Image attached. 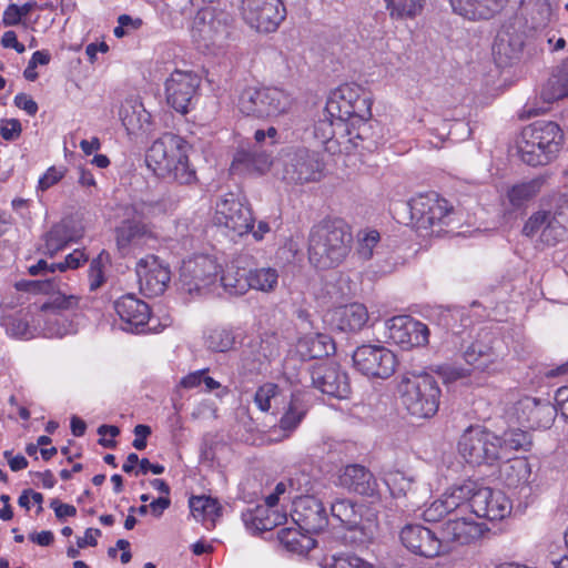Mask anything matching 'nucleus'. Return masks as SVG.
<instances>
[{
	"label": "nucleus",
	"instance_id": "nucleus-1",
	"mask_svg": "<svg viewBox=\"0 0 568 568\" xmlns=\"http://www.w3.org/2000/svg\"><path fill=\"white\" fill-rule=\"evenodd\" d=\"M325 106L328 114L336 115L337 124L343 126L341 143L356 149L369 131L371 93L357 83H344L331 92Z\"/></svg>",
	"mask_w": 568,
	"mask_h": 568
},
{
	"label": "nucleus",
	"instance_id": "nucleus-2",
	"mask_svg": "<svg viewBox=\"0 0 568 568\" xmlns=\"http://www.w3.org/2000/svg\"><path fill=\"white\" fill-rule=\"evenodd\" d=\"M190 144L180 135L164 133L146 152V165L159 178L180 185L196 182V171L190 162Z\"/></svg>",
	"mask_w": 568,
	"mask_h": 568
},
{
	"label": "nucleus",
	"instance_id": "nucleus-3",
	"mask_svg": "<svg viewBox=\"0 0 568 568\" xmlns=\"http://www.w3.org/2000/svg\"><path fill=\"white\" fill-rule=\"evenodd\" d=\"M353 243L349 226L342 220H328L312 227L308 260L321 270L338 266L348 256Z\"/></svg>",
	"mask_w": 568,
	"mask_h": 568
},
{
	"label": "nucleus",
	"instance_id": "nucleus-4",
	"mask_svg": "<svg viewBox=\"0 0 568 568\" xmlns=\"http://www.w3.org/2000/svg\"><path fill=\"white\" fill-rule=\"evenodd\" d=\"M562 140L561 129L556 122L539 120L521 131L518 151L525 163L545 165L556 158Z\"/></svg>",
	"mask_w": 568,
	"mask_h": 568
},
{
	"label": "nucleus",
	"instance_id": "nucleus-5",
	"mask_svg": "<svg viewBox=\"0 0 568 568\" xmlns=\"http://www.w3.org/2000/svg\"><path fill=\"white\" fill-rule=\"evenodd\" d=\"M398 393L403 406L412 416L430 418L438 412L442 392L430 374L403 376Z\"/></svg>",
	"mask_w": 568,
	"mask_h": 568
},
{
	"label": "nucleus",
	"instance_id": "nucleus-6",
	"mask_svg": "<svg viewBox=\"0 0 568 568\" xmlns=\"http://www.w3.org/2000/svg\"><path fill=\"white\" fill-rule=\"evenodd\" d=\"M292 95L276 87H245L234 101L239 112L254 119L275 118L287 113L293 105Z\"/></svg>",
	"mask_w": 568,
	"mask_h": 568
},
{
	"label": "nucleus",
	"instance_id": "nucleus-7",
	"mask_svg": "<svg viewBox=\"0 0 568 568\" xmlns=\"http://www.w3.org/2000/svg\"><path fill=\"white\" fill-rule=\"evenodd\" d=\"M407 207L412 226L423 236H439L454 214L453 206L436 193L418 194L407 203Z\"/></svg>",
	"mask_w": 568,
	"mask_h": 568
},
{
	"label": "nucleus",
	"instance_id": "nucleus-8",
	"mask_svg": "<svg viewBox=\"0 0 568 568\" xmlns=\"http://www.w3.org/2000/svg\"><path fill=\"white\" fill-rule=\"evenodd\" d=\"M231 18L227 13L202 8L196 13L191 34L197 47L212 54H219L226 47L232 33Z\"/></svg>",
	"mask_w": 568,
	"mask_h": 568
},
{
	"label": "nucleus",
	"instance_id": "nucleus-9",
	"mask_svg": "<svg viewBox=\"0 0 568 568\" xmlns=\"http://www.w3.org/2000/svg\"><path fill=\"white\" fill-rule=\"evenodd\" d=\"M277 175L287 184H305L321 179L324 164L315 151L306 148H290L280 159Z\"/></svg>",
	"mask_w": 568,
	"mask_h": 568
},
{
	"label": "nucleus",
	"instance_id": "nucleus-10",
	"mask_svg": "<svg viewBox=\"0 0 568 568\" xmlns=\"http://www.w3.org/2000/svg\"><path fill=\"white\" fill-rule=\"evenodd\" d=\"M458 452L469 464L493 465L500 460V438L481 426H470L459 438Z\"/></svg>",
	"mask_w": 568,
	"mask_h": 568
},
{
	"label": "nucleus",
	"instance_id": "nucleus-11",
	"mask_svg": "<svg viewBox=\"0 0 568 568\" xmlns=\"http://www.w3.org/2000/svg\"><path fill=\"white\" fill-rule=\"evenodd\" d=\"M213 221L233 235L243 236L253 229L254 216L243 195L227 192L217 197Z\"/></svg>",
	"mask_w": 568,
	"mask_h": 568
},
{
	"label": "nucleus",
	"instance_id": "nucleus-12",
	"mask_svg": "<svg viewBox=\"0 0 568 568\" xmlns=\"http://www.w3.org/2000/svg\"><path fill=\"white\" fill-rule=\"evenodd\" d=\"M220 273L221 265L215 256L194 254L182 262L181 287L190 294L201 293L216 285Z\"/></svg>",
	"mask_w": 568,
	"mask_h": 568
},
{
	"label": "nucleus",
	"instance_id": "nucleus-13",
	"mask_svg": "<svg viewBox=\"0 0 568 568\" xmlns=\"http://www.w3.org/2000/svg\"><path fill=\"white\" fill-rule=\"evenodd\" d=\"M568 230V215L562 207L534 212L523 227V234L545 245H556Z\"/></svg>",
	"mask_w": 568,
	"mask_h": 568
},
{
	"label": "nucleus",
	"instance_id": "nucleus-14",
	"mask_svg": "<svg viewBox=\"0 0 568 568\" xmlns=\"http://www.w3.org/2000/svg\"><path fill=\"white\" fill-rule=\"evenodd\" d=\"M467 505L475 517L488 520H501L510 515L513 509L510 499L501 490L489 487L475 489L473 483Z\"/></svg>",
	"mask_w": 568,
	"mask_h": 568
},
{
	"label": "nucleus",
	"instance_id": "nucleus-15",
	"mask_svg": "<svg viewBox=\"0 0 568 568\" xmlns=\"http://www.w3.org/2000/svg\"><path fill=\"white\" fill-rule=\"evenodd\" d=\"M504 357V342L489 334H485L473 342L464 352V358L467 364L471 365L475 369L488 374L501 369Z\"/></svg>",
	"mask_w": 568,
	"mask_h": 568
},
{
	"label": "nucleus",
	"instance_id": "nucleus-16",
	"mask_svg": "<svg viewBox=\"0 0 568 568\" xmlns=\"http://www.w3.org/2000/svg\"><path fill=\"white\" fill-rule=\"evenodd\" d=\"M355 367L368 377L388 378L395 372V354L381 345H362L353 354Z\"/></svg>",
	"mask_w": 568,
	"mask_h": 568
},
{
	"label": "nucleus",
	"instance_id": "nucleus-17",
	"mask_svg": "<svg viewBox=\"0 0 568 568\" xmlns=\"http://www.w3.org/2000/svg\"><path fill=\"white\" fill-rule=\"evenodd\" d=\"M385 337L403 349L425 346L429 329L426 324L408 315L394 316L384 324Z\"/></svg>",
	"mask_w": 568,
	"mask_h": 568
},
{
	"label": "nucleus",
	"instance_id": "nucleus-18",
	"mask_svg": "<svg viewBox=\"0 0 568 568\" xmlns=\"http://www.w3.org/2000/svg\"><path fill=\"white\" fill-rule=\"evenodd\" d=\"M364 507L354 503L352 499H336L331 505V514L333 519L337 520L345 529L358 532L353 539L361 542L373 537L375 531V518H364Z\"/></svg>",
	"mask_w": 568,
	"mask_h": 568
},
{
	"label": "nucleus",
	"instance_id": "nucleus-19",
	"mask_svg": "<svg viewBox=\"0 0 568 568\" xmlns=\"http://www.w3.org/2000/svg\"><path fill=\"white\" fill-rule=\"evenodd\" d=\"M526 23L516 17L498 31L493 52L500 64L513 63L520 58L526 39Z\"/></svg>",
	"mask_w": 568,
	"mask_h": 568
},
{
	"label": "nucleus",
	"instance_id": "nucleus-20",
	"mask_svg": "<svg viewBox=\"0 0 568 568\" xmlns=\"http://www.w3.org/2000/svg\"><path fill=\"white\" fill-rule=\"evenodd\" d=\"M291 517L307 534L322 531L328 524L323 503L314 496H295Z\"/></svg>",
	"mask_w": 568,
	"mask_h": 568
},
{
	"label": "nucleus",
	"instance_id": "nucleus-21",
	"mask_svg": "<svg viewBox=\"0 0 568 568\" xmlns=\"http://www.w3.org/2000/svg\"><path fill=\"white\" fill-rule=\"evenodd\" d=\"M470 493L471 483L448 488L426 507L423 514L425 520L435 523L442 520L445 516H454L456 513L463 514L468 510L467 498H469Z\"/></svg>",
	"mask_w": 568,
	"mask_h": 568
},
{
	"label": "nucleus",
	"instance_id": "nucleus-22",
	"mask_svg": "<svg viewBox=\"0 0 568 568\" xmlns=\"http://www.w3.org/2000/svg\"><path fill=\"white\" fill-rule=\"evenodd\" d=\"M399 538L407 550L422 557L434 558L447 550L436 534L422 525H406L402 528Z\"/></svg>",
	"mask_w": 568,
	"mask_h": 568
},
{
	"label": "nucleus",
	"instance_id": "nucleus-23",
	"mask_svg": "<svg viewBox=\"0 0 568 568\" xmlns=\"http://www.w3.org/2000/svg\"><path fill=\"white\" fill-rule=\"evenodd\" d=\"M246 23L260 32H273L286 16L284 2H242Z\"/></svg>",
	"mask_w": 568,
	"mask_h": 568
},
{
	"label": "nucleus",
	"instance_id": "nucleus-24",
	"mask_svg": "<svg viewBox=\"0 0 568 568\" xmlns=\"http://www.w3.org/2000/svg\"><path fill=\"white\" fill-rule=\"evenodd\" d=\"M314 388L328 397L343 399L351 392L348 376L339 366L333 363H321L311 371Z\"/></svg>",
	"mask_w": 568,
	"mask_h": 568
},
{
	"label": "nucleus",
	"instance_id": "nucleus-25",
	"mask_svg": "<svg viewBox=\"0 0 568 568\" xmlns=\"http://www.w3.org/2000/svg\"><path fill=\"white\" fill-rule=\"evenodd\" d=\"M140 290L146 296L161 295L170 282L169 267L155 255H148L136 263Z\"/></svg>",
	"mask_w": 568,
	"mask_h": 568
},
{
	"label": "nucleus",
	"instance_id": "nucleus-26",
	"mask_svg": "<svg viewBox=\"0 0 568 568\" xmlns=\"http://www.w3.org/2000/svg\"><path fill=\"white\" fill-rule=\"evenodd\" d=\"M510 415L528 428H548L555 419L556 409L549 403L524 397L513 406Z\"/></svg>",
	"mask_w": 568,
	"mask_h": 568
},
{
	"label": "nucleus",
	"instance_id": "nucleus-27",
	"mask_svg": "<svg viewBox=\"0 0 568 568\" xmlns=\"http://www.w3.org/2000/svg\"><path fill=\"white\" fill-rule=\"evenodd\" d=\"M155 239L152 225L135 217L125 219L115 227V244L124 255L141 250Z\"/></svg>",
	"mask_w": 568,
	"mask_h": 568
},
{
	"label": "nucleus",
	"instance_id": "nucleus-28",
	"mask_svg": "<svg viewBox=\"0 0 568 568\" xmlns=\"http://www.w3.org/2000/svg\"><path fill=\"white\" fill-rule=\"evenodd\" d=\"M199 84L200 80L195 74L180 70L174 71L165 82L168 103L175 111L186 113Z\"/></svg>",
	"mask_w": 568,
	"mask_h": 568
},
{
	"label": "nucleus",
	"instance_id": "nucleus-29",
	"mask_svg": "<svg viewBox=\"0 0 568 568\" xmlns=\"http://www.w3.org/2000/svg\"><path fill=\"white\" fill-rule=\"evenodd\" d=\"M114 310L121 321L120 328L125 332L139 333L150 320L149 305L133 294H126L118 298L114 303Z\"/></svg>",
	"mask_w": 568,
	"mask_h": 568
},
{
	"label": "nucleus",
	"instance_id": "nucleus-30",
	"mask_svg": "<svg viewBox=\"0 0 568 568\" xmlns=\"http://www.w3.org/2000/svg\"><path fill=\"white\" fill-rule=\"evenodd\" d=\"M83 236V229L72 220L63 219L54 223L43 235L40 251L49 256H54L64 250L70 243H75Z\"/></svg>",
	"mask_w": 568,
	"mask_h": 568
},
{
	"label": "nucleus",
	"instance_id": "nucleus-31",
	"mask_svg": "<svg viewBox=\"0 0 568 568\" xmlns=\"http://www.w3.org/2000/svg\"><path fill=\"white\" fill-rule=\"evenodd\" d=\"M337 485L363 496H378V484L373 474L362 465H347L339 469Z\"/></svg>",
	"mask_w": 568,
	"mask_h": 568
},
{
	"label": "nucleus",
	"instance_id": "nucleus-32",
	"mask_svg": "<svg viewBox=\"0 0 568 568\" xmlns=\"http://www.w3.org/2000/svg\"><path fill=\"white\" fill-rule=\"evenodd\" d=\"M339 133H344L343 126L337 124L336 115H329L325 106L318 120L314 124V136L325 145L327 152L335 153H351L354 149L346 148V144L341 143L343 140Z\"/></svg>",
	"mask_w": 568,
	"mask_h": 568
},
{
	"label": "nucleus",
	"instance_id": "nucleus-33",
	"mask_svg": "<svg viewBox=\"0 0 568 568\" xmlns=\"http://www.w3.org/2000/svg\"><path fill=\"white\" fill-rule=\"evenodd\" d=\"M506 462L500 467V479L511 489H518L530 494V484L532 483V473L529 462L524 457L505 458Z\"/></svg>",
	"mask_w": 568,
	"mask_h": 568
},
{
	"label": "nucleus",
	"instance_id": "nucleus-34",
	"mask_svg": "<svg viewBox=\"0 0 568 568\" xmlns=\"http://www.w3.org/2000/svg\"><path fill=\"white\" fill-rule=\"evenodd\" d=\"M466 513L467 510L463 514L456 513L445 523L443 527L445 538L459 544H467L480 536L481 529L475 521V517L471 514L466 515Z\"/></svg>",
	"mask_w": 568,
	"mask_h": 568
},
{
	"label": "nucleus",
	"instance_id": "nucleus-35",
	"mask_svg": "<svg viewBox=\"0 0 568 568\" xmlns=\"http://www.w3.org/2000/svg\"><path fill=\"white\" fill-rule=\"evenodd\" d=\"M295 351L301 359L310 361L333 354L335 352V344L326 334L310 333L297 339Z\"/></svg>",
	"mask_w": 568,
	"mask_h": 568
},
{
	"label": "nucleus",
	"instance_id": "nucleus-36",
	"mask_svg": "<svg viewBox=\"0 0 568 568\" xmlns=\"http://www.w3.org/2000/svg\"><path fill=\"white\" fill-rule=\"evenodd\" d=\"M119 114L128 134H139L149 131L151 114L139 100H125L120 108Z\"/></svg>",
	"mask_w": 568,
	"mask_h": 568
},
{
	"label": "nucleus",
	"instance_id": "nucleus-37",
	"mask_svg": "<svg viewBox=\"0 0 568 568\" xmlns=\"http://www.w3.org/2000/svg\"><path fill=\"white\" fill-rule=\"evenodd\" d=\"M333 324L343 332L362 329L368 321V312L361 303L344 305L334 311Z\"/></svg>",
	"mask_w": 568,
	"mask_h": 568
},
{
	"label": "nucleus",
	"instance_id": "nucleus-38",
	"mask_svg": "<svg viewBox=\"0 0 568 568\" xmlns=\"http://www.w3.org/2000/svg\"><path fill=\"white\" fill-rule=\"evenodd\" d=\"M246 527L253 531H266L286 521V514L271 510L265 505H258L253 510L243 514Z\"/></svg>",
	"mask_w": 568,
	"mask_h": 568
},
{
	"label": "nucleus",
	"instance_id": "nucleus-39",
	"mask_svg": "<svg viewBox=\"0 0 568 568\" xmlns=\"http://www.w3.org/2000/svg\"><path fill=\"white\" fill-rule=\"evenodd\" d=\"M568 95V60L557 65L540 90V99L552 103Z\"/></svg>",
	"mask_w": 568,
	"mask_h": 568
},
{
	"label": "nucleus",
	"instance_id": "nucleus-40",
	"mask_svg": "<svg viewBox=\"0 0 568 568\" xmlns=\"http://www.w3.org/2000/svg\"><path fill=\"white\" fill-rule=\"evenodd\" d=\"M383 479L394 498L416 495L418 478L410 471L389 468L384 471Z\"/></svg>",
	"mask_w": 568,
	"mask_h": 568
},
{
	"label": "nucleus",
	"instance_id": "nucleus-41",
	"mask_svg": "<svg viewBox=\"0 0 568 568\" xmlns=\"http://www.w3.org/2000/svg\"><path fill=\"white\" fill-rule=\"evenodd\" d=\"M0 324L11 337L29 339L38 334V327L30 325L29 313L22 310L9 314L3 313Z\"/></svg>",
	"mask_w": 568,
	"mask_h": 568
},
{
	"label": "nucleus",
	"instance_id": "nucleus-42",
	"mask_svg": "<svg viewBox=\"0 0 568 568\" xmlns=\"http://www.w3.org/2000/svg\"><path fill=\"white\" fill-rule=\"evenodd\" d=\"M191 514L195 520L211 529L221 516V507L216 499L207 496H194L190 499Z\"/></svg>",
	"mask_w": 568,
	"mask_h": 568
},
{
	"label": "nucleus",
	"instance_id": "nucleus-43",
	"mask_svg": "<svg viewBox=\"0 0 568 568\" xmlns=\"http://www.w3.org/2000/svg\"><path fill=\"white\" fill-rule=\"evenodd\" d=\"M280 284L278 268L270 265L258 266L248 270L250 291L271 294Z\"/></svg>",
	"mask_w": 568,
	"mask_h": 568
},
{
	"label": "nucleus",
	"instance_id": "nucleus-44",
	"mask_svg": "<svg viewBox=\"0 0 568 568\" xmlns=\"http://www.w3.org/2000/svg\"><path fill=\"white\" fill-rule=\"evenodd\" d=\"M453 11L470 21L487 20L501 10V2H449Z\"/></svg>",
	"mask_w": 568,
	"mask_h": 568
},
{
	"label": "nucleus",
	"instance_id": "nucleus-45",
	"mask_svg": "<svg viewBox=\"0 0 568 568\" xmlns=\"http://www.w3.org/2000/svg\"><path fill=\"white\" fill-rule=\"evenodd\" d=\"M217 282L232 295H244L250 291L248 270L231 264L221 271Z\"/></svg>",
	"mask_w": 568,
	"mask_h": 568
},
{
	"label": "nucleus",
	"instance_id": "nucleus-46",
	"mask_svg": "<svg viewBox=\"0 0 568 568\" xmlns=\"http://www.w3.org/2000/svg\"><path fill=\"white\" fill-rule=\"evenodd\" d=\"M278 540L288 551L300 555L307 554L315 548L316 545L312 534H307L298 527L281 529L278 531Z\"/></svg>",
	"mask_w": 568,
	"mask_h": 568
},
{
	"label": "nucleus",
	"instance_id": "nucleus-47",
	"mask_svg": "<svg viewBox=\"0 0 568 568\" xmlns=\"http://www.w3.org/2000/svg\"><path fill=\"white\" fill-rule=\"evenodd\" d=\"M79 305V297L74 294H67L60 291L57 285V294L44 303L39 314L50 315V320H57V315L69 316V313L75 311Z\"/></svg>",
	"mask_w": 568,
	"mask_h": 568
},
{
	"label": "nucleus",
	"instance_id": "nucleus-48",
	"mask_svg": "<svg viewBox=\"0 0 568 568\" xmlns=\"http://www.w3.org/2000/svg\"><path fill=\"white\" fill-rule=\"evenodd\" d=\"M306 414V408L300 400L298 396L292 394L286 410L278 423V430L282 433L275 440L287 438L301 424Z\"/></svg>",
	"mask_w": 568,
	"mask_h": 568
},
{
	"label": "nucleus",
	"instance_id": "nucleus-49",
	"mask_svg": "<svg viewBox=\"0 0 568 568\" xmlns=\"http://www.w3.org/2000/svg\"><path fill=\"white\" fill-rule=\"evenodd\" d=\"M38 326H41L40 332L44 337L61 338L63 336L73 334L77 332V326L70 316L57 315V320H50V315H37Z\"/></svg>",
	"mask_w": 568,
	"mask_h": 568
},
{
	"label": "nucleus",
	"instance_id": "nucleus-50",
	"mask_svg": "<svg viewBox=\"0 0 568 568\" xmlns=\"http://www.w3.org/2000/svg\"><path fill=\"white\" fill-rule=\"evenodd\" d=\"M272 164L270 155L251 151H239L234 156L233 170L243 169L247 172L264 173Z\"/></svg>",
	"mask_w": 568,
	"mask_h": 568
},
{
	"label": "nucleus",
	"instance_id": "nucleus-51",
	"mask_svg": "<svg viewBox=\"0 0 568 568\" xmlns=\"http://www.w3.org/2000/svg\"><path fill=\"white\" fill-rule=\"evenodd\" d=\"M286 397V394L277 384L265 383L256 389L254 403L260 410L268 412L273 408H278L280 404H282Z\"/></svg>",
	"mask_w": 568,
	"mask_h": 568
},
{
	"label": "nucleus",
	"instance_id": "nucleus-52",
	"mask_svg": "<svg viewBox=\"0 0 568 568\" xmlns=\"http://www.w3.org/2000/svg\"><path fill=\"white\" fill-rule=\"evenodd\" d=\"M500 438V460L510 458L511 452L528 450L531 445V436L523 429H509L499 436Z\"/></svg>",
	"mask_w": 568,
	"mask_h": 568
},
{
	"label": "nucleus",
	"instance_id": "nucleus-53",
	"mask_svg": "<svg viewBox=\"0 0 568 568\" xmlns=\"http://www.w3.org/2000/svg\"><path fill=\"white\" fill-rule=\"evenodd\" d=\"M541 180L535 179L514 185L508 190L507 197L514 207H520L534 199L540 191Z\"/></svg>",
	"mask_w": 568,
	"mask_h": 568
},
{
	"label": "nucleus",
	"instance_id": "nucleus-54",
	"mask_svg": "<svg viewBox=\"0 0 568 568\" xmlns=\"http://www.w3.org/2000/svg\"><path fill=\"white\" fill-rule=\"evenodd\" d=\"M111 263L110 254L101 251L97 257L90 262L88 280L90 291H97L105 283V270Z\"/></svg>",
	"mask_w": 568,
	"mask_h": 568
},
{
	"label": "nucleus",
	"instance_id": "nucleus-55",
	"mask_svg": "<svg viewBox=\"0 0 568 568\" xmlns=\"http://www.w3.org/2000/svg\"><path fill=\"white\" fill-rule=\"evenodd\" d=\"M356 253L359 258L368 261L373 257L375 248L381 242V234L373 229H364L357 233Z\"/></svg>",
	"mask_w": 568,
	"mask_h": 568
},
{
	"label": "nucleus",
	"instance_id": "nucleus-56",
	"mask_svg": "<svg viewBox=\"0 0 568 568\" xmlns=\"http://www.w3.org/2000/svg\"><path fill=\"white\" fill-rule=\"evenodd\" d=\"M206 346L214 352H226L234 344L232 332L224 327L211 329L205 337Z\"/></svg>",
	"mask_w": 568,
	"mask_h": 568
},
{
	"label": "nucleus",
	"instance_id": "nucleus-57",
	"mask_svg": "<svg viewBox=\"0 0 568 568\" xmlns=\"http://www.w3.org/2000/svg\"><path fill=\"white\" fill-rule=\"evenodd\" d=\"M387 10L393 19L403 20L414 18L422 11L419 2H387Z\"/></svg>",
	"mask_w": 568,
	"mask_h": 568
},
{
	"label": "nucleus",
	"instance_id": "nucleus-58",
	"mask_svg": "<svg viewBox=\"0 0 568 568\" xmlns=\"http://www.w3.org/2000/svg\"><path fill=\"white\" fill-rule=\"evenodd\" d=\"M89 261V255L84 248H75L69 253L63 261L54 263L58 272H67L69 270H78Z\"/></svg>",
	"mask_w": 568,
	"mask_h": 568
},
{
	"label": "nucleus",
	"instance_id": "nucleus-59",
	"mask_svg": "<svg viewBox=\"0 0 568 568\" xmlns=\"http://www.w3.org/2000/svg\"><path fill=\"white\" fill-rule=\"evenodd\" d=\"M290 486L288 499L294 501L295 496H307L306 494L312 489V481L310 475L305 473H296L287 480Z\"/></svg>",
	"mask_w": 568,
	"mask_h": 568
},
{
	"label": "nucleus",
	"instance_id": "nucleus-60",
	"mask_svg": "<svg viewBox=\"0 0 568 568\" xmlns=\"http://www.w3.org/2000/svg\"><path fill=\"white\" fill-rule=\"evenodd\" d=\"M54 263H49L44 260H39L36 264L29 266V274L32 276H43L45 281L43 283L44 290L49 291L53 286L55 277L53 276L58 270H55Z\"/></svg>",
	"mask_w": 568,
	"mask_h": 568
},
{
	"label": "nucleus",
	"instance_id": "nucleus-61",
	"mask_svg": "<svg viewBox=\"0 0 568 568\" xmlns=\"http://www.w3.org/2000/svg\"><path fill=\"white\" fill-rule=\"evenodd\" d=\"M54 263H49L44 260H39L36 264L29 266V274L32 276H43L45 281L43 283L44 290L49 291L53 286L55 277L53 276L58 270H55Z\"/></svg>",
	"mask_w": 568,
	"mask_h": 568
},
{
	"label": "nucleus",
	"instance_id": "nucleus-62",
	"mask_svg": "<svg viewBox=\"0 0 568 568\" xmlns=\"http://www.w3.org/2000/svg\"><path fill=\"white\" fill-rule=\"evenodd\" d=\"M54 263H49L44 260H39L36 264L29 266V274L32 276H43L45 281L43 283L44 290L49 291L53 286L55 277L53 276L58 270H55Z\"/></svg>",
	"mask_w": 568,
	"mask_h": 568
},
{
	"label": "nucleus",
	"instance_id": "nucleus-63",
	"mask_svg": "<svg viewBox=\"0 0 568 568\" xmlns=\"http://www.w3.org/2000/svg\"><path fill=\"white\" fill-rule=\"evenodd\" d=\"M65 170L62 168L50 166L38 181L37 191L44 192L62 180Z\"/></svg>",
	"mask_w": 568,
	"mask_h": 568
},
{
	"label": "nucleus",
	"instance_id": "nucleus-64",
	"mask_svg": "<svg viewBox=\"0 0 568 568\" xmlns=\"http://www.w3.org/2000/svg\"><path fill=\"white\" fill-rule=\"evenodd\" d=\"M32 9L31 2H24L22 7L11 3L4 11L2 22L13 26L20 22L21 18Z\"/></svg>",
	"mask_w": 568,
	"mask_h": 568
}]
</instances>
